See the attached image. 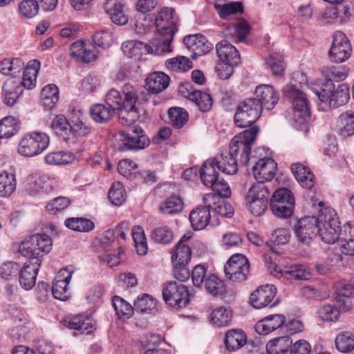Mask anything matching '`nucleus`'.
Returning a JSON list of instances; mask_svg holds the SVG:
<instances>
[{"label": "nucleus", "mask_w": 354, "mask_h": 354, "mask_svg": "<svg viewBox=\"0 0 354 354\" xmlns=\"http://www.w3.org/2000/svg\"><path fill=\"white\" fill-rule=\"evenodd\" d=\"M259 132L257 127L245 130L234 136L229 146V151H221L216 157L213 158L216 165L223 174L233 175L238 171V164L236 156L241 151L240 163L247 165L250 161L252 145Z\"/></svg>", "instance_id": "nucleus-1"}, {"label": "nucleus", "mask_w": 354, "mask_h": 354, "mask_svg": "<svg viewBox=\"0 0 354 354\" xmlns=\"http://www.w3.org/2000/svg\"><path fill=\"white\" fill-rule=\"evenodd\" d=\"M124 100L117 90H110L106 95L107 105L115 111H118L120 122L124 125H130L134 123L140 117V113L136 102L137 94L133 87L130 84H125L123 87Z\"/></svg>", "instance_id": "nucleus-2"}, {"label": "nucleus", "mask_w": 354, "mask_h": 354, "mask_svg": "<svg viewBox=\"0 0 354 354\" xmlns=\"http://www.w3.org/2000/svg\"><path fill=\"white\" fill-rule=\"evenodd\" d=\"M284 97L292 103L288 118L292 126L297 130H307L310 111L306 95L297 86L288 84L283 89Z\"/></svg>", "instance_id": "nucleus-3"}, {"label": "nucleus", "mask_w": 354, "mask_h": 354, "mask_svg": "<svg viewBox=\"0 0 354 354\" xmlns=\"http://www.w3.org/2000/svg\"><path fill=\"white\" fill-rule=\"evenodd\" d=\"M218 167L213 158L205 161L200 169V176L203 185L210 187L218 196L228 198L231 191L228 184L219 176Z\"/></svg>", "instance_id": "nucleus-4"}, {"label": "nucleus", "mask_w": 354, "mask_h": 354, "mask_svg": "<svg viewBox=\"0 0 354 354\" xmlns=\"http://www.w3.org/2000/svg\"><path fill=\"white\" fill-rule=\"evenodd\" d=\"M52 240L45 234H36L26 239L19 245V252L28 261H41L40 258L52 249Z\"/></svg>", "instance_id": "nucleus-5"}, {"label": "nucleus", "mask_w": 354, "mask_h": 354, "mask_svg": "<svg viewBox=\"0 0 354 354\" xmlns=\"http://www.w3.org/2000/svg\"><path fill=\"white\" fill-rule=\"evenodd\" d=\"M261 112V104L257 100L246 98L236 107L234 123L241 128L250 127L260 117Z\"/></svg>", "instance_id": "nucleus-6"}, {"label": "nucleus", "mask_w": 354, "mask_h": 354, "mask_svg": "<svg viewBox=\"0 0 354 354\" xmlns=\"http://www.w3.org/2000/svg\"><path fill=\"white\" fill-rule=\"evenodd\" d=\"M218 198V196L216 194L208 193L203 198V203L205 205L198 206L190 212L189 221L194 230H203L210 223V209L212 207V204H216V200Z\"/></svg>", "instance_id": "nucleus-7"}, {"label": "nucleus", "mask_w": 354, "mask_h": 354, "mask_svg": "<svg viewBox=\"0 0 354 354\" xmlns=\"http://www.w3.org/2000/svg\"><path fill=\"white\" fill-rule=\"evenodd\" d=\"M49 141V137L46 133L32 132L21 139L18 151L24 156L32 157L46 149Z\"/></svg>", "instance_id": "nucleus-8"}, {"label": "nucleus", "mask_w": 354, "mask_h": 354, "mask_svg": "<svg viewBox=\"0 0 354 354\" xmlns=\"http://www.w3.org/2000/svg\"><path fill=\"white\" fill-rule=\"evenodd\" d=\"M162 297L170 306L183 308L189 302V294L187 287L176 281L167 282L162 288Z\"/></svg>", "instance_id": "nucleus-9"}, {"label": "nucleus", "mask_w": 354, "mask_h": 354, "mask_svg": "<svg viewBox=\"0 0 354 354\" xmlns=\"http://www.w3.org/2000/svg\"><path fill=\"white\" fill-rule=\"evenodd\" d=\"M224 270L230 281L242 282L247 279L249 274V262L244 255L236 254L229 259Z\"/></svg>", "instance_id": "nucleus-10"}, {"label": "nucleus", "mask_w": 354, "mask_h": 354, "mask_svg": "<svg viewBox=\"0 0 354 354\" xmlns=\"http://www.w3.org/2000/svg\"><path fill=\"white\" fill-rule=\"evenodd\" d=\"M316 95L322 102H326L331 108H337L346 104L350 98L349 89L346 84H341L337 88L325 87L317 91Z\"/></svg>", "instance_id": "nucleus-11"}, {"label": "nucleus", "mask_w": 354, "mask_h": 354, "mask_svg": "<svg viewBox=\"0 0 354 354\" xmlns=\"http://www.w3.org/2000/svg\"><path fill=\"white\" fill-rule=\"evenodd\" d=\"M120 140L123 145L122 150H138L148 147L150 144L149 138L144 131L138 126L133 127L128 132L120 133Z\"/></svg>", "instance_id": "nucleus-12"}, {"label": "nucleus", "mask_w": 354, "mask_h": 354, "mask_svg": "<svg viewBox=\"0 0 354 354\" xmlns=\"http://www.w3.org/2000/svg\"><path fill=\"white\" fill-rule=\"evenodd\" d=\"M177 21L178 18L173 8H162L158 13L155 19L157 32H159V35H168L169 38H171V37H174V35L178 30L176 26Z\"/></svg>", "instance_id": "nucleus-13"}, {"label": "nucleus", "mask_w": 354, "mask_h": 354, "mask_svg": "<svg viewBox=\"0 0 354 354\" xmlns=\"http://www.w3.org/2000/svg\"><path fill=\"white\" fill-rule=\"evenodd\" d=\"M276 293L277 288L274 285L267 284L260 286L250 295V302L255 308L259 309L266 306L272 308L276 306L279 301L277 299L272 303Z\"/></svg>", "instance_id": "nucleus-14"}, {"label": "nucleus", "mask_w": 354, "mask_h": 354, "mask_svg": "<svg viewBox=\"0 0 354 354\" xmlns=\"http://www.w3.org/2000/svg\"><path fill=\"white\" fill-rule=\"evenodd\" d=\"M317 232V221L315 216H306L299 219L295 225V234L297 240L308 245Z\"/></svg>", "instance_id": "nucleus-15"}, {"label": "nucleus", "mask_w": 354, "mask_h": 354, "mask_svg": "<svg viewBox=\"0 0 354 354\" xmlns=\"http://www.w3.org/2000/svg\"><path fill=\"white\" fill-rule=\"evenodd\" d=\"M351 46L346 35L342 32L333 35V41L329 50V57L336 62H342L351 55Z\"/></svg>", "instance_id": "nucleus-16"}, {"label": "nucleus", "mask_w": 354, "mask_h": 354, "mask_svg": "<svg viewBox=\"0 0 354 354\" xmlns=\"http://www.w3.org/2000/svg\"><path fill=\"white\" fill-rule=\"evenodd\" d=\"M72 273L63 269L55 276L52 287V294L55 299L66 301L71 297L68 283L71 280Z\"/></svg>", "instance_id": "nucleus-17"}, {"label": "nucleus", "mask_w": 354, "mask_h": 354, "mask_svg": "<svg viewBox=\"0 0 354 354\" xmlns=\"http://www.w3.org/2000/svg\"><path fill=\"white\" fill-rule=\"evenodd\" d=\"M335 300L341 310L346 312L353 308L351 297H354V279L339 283Z\"/></svg>", "instance_id": "nucleus-18"}, {"label": "nucleus", "mask_w": 354, "mask_h": 354, "mask_svg": "<svg viewBox=\"0 0 354 354\" xmlns=\"http://www.w3.org/2000/svg\"><path fill=\"white\" fill-rule=\"evenodd\" d=\"M277 163L271 158L260 159L253 167V174L258 183L271 180L277 171Z\"/></svg>", "instance_id": "nucleus-19"}, {"label": "nucleus", "mask_w": 354, "mask_h": 354, "mask_svg": "<svg viewBox=\"0 0 354 354\" xmlns=\"http://www.w3.org/2000/svg\"><path fill=\"white\" fill-rule=\"evenodd\" d=\"M255 100L261 104V110L263 108L272 109L278 103L279 100V93L269 84L259 85L256 88Z\"/></svg>", "instance_id": "nucleus-20"}, {"label": "nucleus", "mask_w": 354, "mask_h": 354, "mask_svg": "<svg viewBox=\"0 0 354 354\" xmlns=\"http://www.w3.org/2000/svg\"><path fill=\"white\" fill-rule=\"evenodd\" d=\"M218 57L225 65L237 66L241 62L239 51L229 41L224 39L216 44Z\"/></svg>", "instance_id": "nucleus-21"}, {"label": "nucleus", "mask_w": 354, "mask_h": 354, "mask_svg": "<svg viewBox=\"0 0 354 354\" xmlns=\"http://www.w3.org/2000/svg\"><path fill=\"white\" fill-rule=\"evenodd\" d=\"M41 266V261L26 262L20 270L19 281L25 290L32 289L36 283L37 275Z\"/></svg>", "instance_id": "nucleus-22"}, {"label": "nucleus", "mask_w": 354, "mask_h": 354, "mask_svg": "<svg viewBox=\"0 0 354 354\" xmlns=\"http://www.w3.org/2000/svg\"><path fill=\"white\" fill-rule=\"evenodd\" d=\"M103 8L115 24L123 26L128 22L122 0H106Z\"/></svg>", "instance_id": "nucleus-23"}, {"label": "nucleus", "mask_w": 354, "mask_h": 354, "mask_svg": "<svg viewBox=\"0 0 354 354\" xmlns=\"http://www.w3.org/2000/svg\"><path fill=\"white\" fill-rule=\"evenodd\" d=\"M173 38H169L168 35H159V32H156L155 37L149 44H146L145 52L156 55L170 53L172 50L171 43Z\"/></svg>", "instance_id": "nucleus-24"}, {"label": "nucleus", "mask_w": 354, "mask_h": 354, "mask_svg": "<svg viewBox=\"0 0 354 354\" xmlns=\"http://www.w3.org/2000/svg\"><path fill=\"white\" fill-rule=\"evenodd\" d=\"M249 31V25L245 21H241L227 26L223 30V35L229 42H241L245 38Z\"/></svg>", "instance_id": "nucleus-25"}, {"label": "nucleus", "mask_w": 354, "mask_h": 354, "mask_svg": "<svg viewBox=\"0 0 354 354\" xmlns=\"http://www.w3.org/2000/svg\"><path fill=\"white\" fill-rule=\"evenodd\" d=\"M40 68V62L34 59L30 61L26 66L22 80L18 79L15 84L24 87L27 89H32L36 84V78Z\"/></svg>", "instance_id": "nucleus-26"}, {"label": "nucleus", "mask_w": 354, "mask_h": 354, "mask_svg": "<svg viewBox=\"0 0 354 354\" xmlns=\"http://www.w3.org/2000/svg\"><path fill=\"white\" fill-rule=\"evenodd\" d=\"M169 77L162 72L151 73L146 79L147 90L153 93H158L165 90L169 86Z\"/></svg>", "instance_id": "nucleus-27"}, {"label": "nucleus", "mask_w": 354, "mask_h": 354, "mask_svg": "<svg viewBox=\"0 0 354 354\" xmlns=\"http://www.w3.org/2000/svg\"><path fill=\"white\" fill-rule=\"evenodd\" d=\"M187 97L194 102L203 112L209 111L212 106V99L209 94L198 90H192L191 86L187 84Z\"/></svg>", "instance_id": "nucleus-28"}, {"label": "nucleus", "mask_w": 354, "mask_h": 354, "mask_svg": "<svg viewBox=\"0 0 354 354\" xmlns=\"http://www.w3.org/2000/svg\"><path fill=\"white\" fill-rule=\"evenodd\" d=\"M292 172L298 183L304 188L310 189L314 185V175L301 163H294L291 166Z\"/></svg>", "instance_id": "nucleus-29"}, {"label": "nucleus", "mask_w": 354, "mask_h": 354, "mask_svg": "<svg viewBox=\"0 0 354 354\" xmlns=\"http://www.w3.org/2000/svg\"><path fill=\"white\" fill-rule=\"evenodd\" d=\"M321 71L327 80L325 87L330 88L335 85L333 81H342L347 76V70L341 66H324Z\"/></svg>", "instance_id": "nucleus-30"}, {"label": "nucleus", "mask_w": 354, "mask_h": 354, "mask_svg": "<svg viewBox=\"0 0 354 354\" xmlns=\"http://www.w3.org/2000/svg\"><path fill=\"white\" fill-rule=\"evenodd\" d=\"M16 83V80L8 79L3 86L4 102L8 106L14 105L23 93V88Z\"/></svg>", "instance_id": "nucleus-31"}, {"label": "nucleus", "mask_w": 354, "mask_h": 354, "mask_svg": "<svg viewBox=\"0 0 354 354\" xmlns=\"http://www.w3.org/2000/svg\"><path fill=\"white\" fill-rule=\"evenodd\" d=\"M246 341V335L240 329H231L225 333V344L228 351L239 349Z\"/></svg>", "instance_id": "nucleus-32"}, {"label": "nucleus", "mask_w": 354, "mask_h": 354, "mask_svg": "<svg viewBox=\"0 0 354 354\" xmlns=\"http://www.w3.org/2000/svg\"><path fill=\"white\" fill-rule=\"evenodd\" d=\"M337 127L340 135L344 137L354 134V113L347 111L342 113L337 121Z\"/></svg>", "instance_id": "nucleus-33"}, {"label": "nucleus", "mask_w": 354, "mask_h": 354, "mask_svg": "<svg viewBox=\"0 0 354 354\" xmlns=\"http://www.w3.org/2000/svg\"><path fill=\"white\" fill-rule=\"evenodd\" d=\"M292 345L288 336L279 337L270 340L266 345L267 354H287Z\"/></svg>", "instance_id": "nucleus-34"}, {"label": "nucleus", "mask_w": 354, "mask_h": 354, "mask_svg": "<svg viewBox=\"0 0 354 354\" xmlns=\"http://www.w3.org/2000/svg\"><path fill=\"white\" fill-rule=\"evenodd\" d=\"M232 317L230 309L219 307L214 309L209 315V322L215 327H225L229 325Z\"/></svg>", "instance_id": "nucleus-35"}, {"label": "nucleus", "mask_w": 354, "mask_h": 354, "mask_svg": "<svg viewBox=\"0 0 354 354\" xmlns=\"http://www.w3.org/2000/svg\"><path fill=\"white\" fill-rule=\"evenodd\" d=\"M66 325L71 329L78 330L81 333L88 334L94 329L93 321L91 318L82 315L75 316L69 321H64Z\"/></svg>", "instance_id": "nucleus-36"}, {"label": "nucleus", "mask_w": 354, "mask_h": 354, "mask_svg": "<svg viewBox=\"0 0 354 354\" xmlns=\"http://www.w3.org/2000/svg\"><path fill=\"white\" fill-rule=\"evenodd\" d=\"M340 229L339 225L334 226L333 225H319L317 227V232L322 241L328 244H333L335 241L340 240Z\"/></svg>", "instance_id": "nucleus-37"}, {"label": "nucleus", "mask_w": 354, "mask_h": 354, "mask_svg": "<svg viewBox=\"0 0 354 354\" xmlns=\"http://www.w3.org/2000/svg\"><path fill=\"white\" fill-rule=\"evenodd\" d=\"M19 120L12 117L8 116L0 121V138H8L16 134L19 129Z\"/></svg>", "instance_id": "nucleus-38"}, {"label": "nucleus", "mask_w": 354, "mask_h": 354, "mask_svg": "<svg viewBox=\"0 0 354 354\" xmlns=\"http://www.w3.org/2000/svg\"><path fill=\"white\" fill-rule=\"evenodd\" d=\"M281 277L288 280H304L308 279L310 277L309 272L301 265H295L291 267H284L283 270L279 271Z\"/></svg>", "instance_id": "nucleus-39"}, {"label": "nucleus", "mask_w": 354, "mask_h": 354, "mask_svg": "<svg viewBox=\"0 0 354 354\" xmlns=\"http://www.w3.org/2000/svg\"><path fill=\"white\" fill-rule=\"evenodd\" d=\"M270 201V192L264 183L253 185L248 191L245 201Z\"/></svg>", "instance_id": "nucleus-40"}, {"label": "nucleus", "mask_w": 354, "mask_h": 354, "mask_svg": "<svg viewBox=\"0 0 354 354\" xmlns=\"http://www.w3.org/2000/svg\"><path fill=\"white\" fill-rule=\"evenodd\" d=\"M41 95L43 105L50 109L58 102V87L53 84H48L43 88Z\"/></svg>", "instance_id": "nucleus-41"}, {"label": "nucleus", "mask_w": 354, "mask_h": 354, "mask_svg": "<svg viewBox=\"0 0 354 354\" xmlns=\"http://www.w3.org/2000/svg\"><path fill=\"white\" fill-rule=\"evenodd\" d=\"M115 112L109 106L102 104H97L91 109V114L94 120L103 123L111 119Z\"/></svg>", "instance_id": "nucleus-42"}, {"label": "nucleus", "mask_w": 354, "mask_h": 354, "mask_svg": "<svg viewBox=\"0 0 354 354\" xmlns=\"http://www.w3.org/2000/svg\"><path fill=\"white\" fill-rule=\"evenodd\" d=\"M146 44L140 41L129 40L122 43V50L127 57L133 59H139L143 50L145 51Z\"/></svg>", "instance_id": "nucleus-43"}, {"label": "nucleus", "mask_w": 354, "mask_h": 354, "mask_svg": "<svg viewBox=\"0 0 354 354\" xmlns=\"http://www.w3.org/2000/svg\"><path fill=\"white\" fill-rule=\"evenodd\" d=\"M16 189V179L14 174L7 172L0 174V196L8 197L10 196Z\"/></svg>", "instance_id": "nucleus-44"}, {"label": "nucleus", "mask_w": 354, "mask_h": 354, "mask_svg": "<svg viewBox=\"0 0 354 354\" xmlns=\"http://www.w3.org/2000/svg\"><path fill=\"white\" fill-rule=\"evenodd\" d=\"M74 160V156L69 152L54 151L45 156V162L50 165H67Z\"/></svg>", "instance_id": "nucleus-45"}, {"label": "nucleus", "mask_w": 354, "mask_h": 354, "mask_svg": "<svg viewBox=\"0 0 354 354\" xmlns=\"http://www.w3.org/2000/svg\"><path fill=\"white\" fill-rule=\"evenodd\" d=\"M216 10L219 15L225 19H230L232 16L241 13L243 7L240 2H230L216 6Z\"/></svg>", "instance_id": "nucleus-46"}, {"label": "nucleus", "mask_w": 354, "mask_h": 354, "mask_svg": "<svg viewBox=\"0 0 354 354\" xmlns=\"http://www.w3.org/2000/svg\"><path fill=\"white\" fill-rule=\"evenodd\" d=\"M66 226L74 231L87 232L94 228V223L84 218H70L65 221Z\"/></svg>", "instance_id": "nucleus-47"}, {"label": "nucleus", "mask_w": 354, "mask_h": 354, "mask_svg": "<svg viewBox=\"0 0 354 354\" xmlns=\"http://www.w3.org/2000/svg\"><path fill=\"white\" fill-rule=\"evenodd\" d=\"M335 346L342 353H348L354 348V335L346 331L340 333L335 339Z\"/></svg>", "instance_id": "nucleus-48"}, {"label": "nucleus", "mask_w": 354, "mask_h": 354, "mask_svg": "<svg viewBox=\"0 0 354 354\" xmlns=\"http://www.w3.org/2000/svg\"><path fill=\"white\" fill-rule=\"evenodd\" d=\"M167 68L174 72H185L192 67L189 58L185 56H178L166 61Z\"/></svg>", "instance_id": "nucleus-49"}, {"label": "nucleus", "mask_w": 354, "mask_h": 354, "mask_svg": "<svg viewBox=\"0 0 354 354\" xmlns=\"http://www.w3.org/2000/svg\"><path fill=\"white\" fill-rule=\"evenodd\" d=\"M183 208V203L182 199L177 196H172L168 198L160 206V211L166 214H173L181 212Z\"/></svg>", "instance_id": "nucleus-50"}, {"label": "nucleus", "mask_w": 354, "mask_h": 354, "mask_svg": "<svg viewBox=\"0 0 354 354\" xmlns=\"http://www.w3.org/2000/svg\"><path fill=\"white\" fill-rule=\"evenodd\" d=\"M169 119L174 127L180 129L188 121V113L183 108L173 107L168 111Z\"/></svg>", "instance_id": "nucleus-51"}, {"label": "nucleus", "mask_w": 354, "mask_h": 354, "mask_svg": "<svg viewBox=\"0 0 354 354\" xmlns=\"http://www.w3.org/2000/svg\"><path fill=\"white\" fill-rule=\"evenodd\" d=\"M316 220L317 221V227L319 225H328L330 224L334 226L339 225V218L335 209L330 207L321 209L318 217H316Z\"/></svg>", "instance_id": "nucleus-52"}, {"label": "nucleus", "mask_w": 354, "mask_h": 354, "mask_svg": "<svg viewBox=\"0 0 354 354\" xmlns=\"http://www.w3.org/2000/svg\"><path fill=\"white\" fill-rule=\"evenodd\" d=\"M207 290L212 295H221L225 292V283L214 274L207 277L205 282Z\"/></svg>", "instance_id": "nucleus-53"}, {"label": "nucleus", "mask_w": 354, "mask_h": 354, "mask_svg": "<svg viewBox=\"0 0 354 354\" xmlns=\"http://www.w3.org/2000/svg\"><path fill=\"white\" fill-rule=\"evenodd\" d=\"M192 251L189 244L177 243L172 259L174 263H187L191 259Z\"/></svg>", "instance_id": "nucleus-54"}, {"label": "nucleus", "mask_w": 354, "mask_h": 354, "mask_svg": "<svg viewBox=\"0 0 354 354\" xmlns=\"http://www.w3.org/2000/svg\"><path fill=\"white\" fill-rule=\"evenodd\" d=\"M295 203H270L272 213L279 218H288L293 212Z\"/></svg>", "instance_id": "nucleus-55"}, {"label": "nucleus", "mask_w": 354, "mask_h": 354, "mask_svg": "<svg viewBox=\"0 0 354 354\" xmlns=\"http://www.w3.org/2000/svg\"><path fill=\"white\" fill-rule=\"evenodd\" d=\"M23 66L24 64L19 59H4L0 62V73L3 75L17 73Z\"/></svg>", "instance_id": "nucleus-56"}, {"label": "nucleus", "mask_w": 354, "mask_h": 354, "mask_svg": "<svg viewBox=\"0 0 354 354\" xmlns=\"http://www.w3.org/2000/svg\"><path fill=\"white\" fill-rule=\"evenodd\" d=\"M109 198L116 206L120 205L124 202L126 198L125 192L120 182L112 184L109 192Z\"/></svg>", "instance_id": "nucleus-57"}, {"label": "nucleus", "mask_w": 354, "mask_h": 354, "mask_svg": "<svg viewBox=\"0 0 354 354\" xmlns=\"http://www.w3.org/2000/svg\"><path fill=\"white\" fill-rule=\"evenodd\" d=\"M151 238L156 243L167 244L172 241L173 233L167 227H158L151 231Z\"/></svg>", "instance_id": "nucleus-58"}, {"label": "nucleus", "mask_w": 354, "mask_h": 354, "mask_svg": "<svg viewBox=\"0 0 354 354\" xmlns=\"http://www.w3.org/2000/svg\"><path fill=\"white\" fill-rule=\"evenodd\" d=\"M317 313L319 319L324 322L337 321L339 317V310L330 304L322 306Z\"/></svg>", "instance_id": "nucleus-59"}, {"label": "nucleus", "mask_w": 354, "mask_h": 354, "mask_svg": "<svg viewBox=\"0 0 354 354\" xmlns=\"http://www.w3.org/2000/svg\"><path fill=\"white\" fill-rule=\"evenodd\" d=\"M266 64L270 67L274 75H281L283 73L284 66L283 57L281 55L274 53L266 59Z\"/></svg>", "instance_id": "nucleus-60"}, {"label": "nucleus", "mask_w": 354, "mask_h": 354, "mask_svg": "<svg viewBox=\"0 0 354 354\" xmlns=\"http://www.w3.org/2000/svg\"><path fill=\"white\" fill-rule=\"evenodd\" d=\"M39 3L36 0H23L19 5L21 14L26 18L35 16L39 10Z\"/></svg>", "instance_id": "nucleus-61"}, {"label": "nucleus", "mask_w": 354, "mask_h": 354, "mask_svg": "<svg viewBox=\"0 0 354 354\" xmlns=\"http://www.w3.org/2000/svg\"><path fill=\"white\" fill-rule=\"evenodd\" d=\"M113 306L115 310L118 315L122 318L125 316H130L133 312V308L128 302L122 298L115 296L113 298Z\"/></svg>", "instance_id": "nucleus-62"}, {"label": "nucleus", "mask_w": 354, "mask_h": 354, "mask_svg": "<svg viewBox=\"0 0 354 354\" xmlns=\"http://www.w3.org/2000/svg\"><path fill=\"white\" fill-rule=\"evenodd\" d=\"M20 270V266L15 262L7 261L0 266V277L4 280H10L15 277Z\"/></svg>", "instance_id": "nucleus-63"}, {"label": "nucleus", "mask_w": 354, "mask_h": 354, "mask_svg": "<svg viewBox=\"0 0 354 354\" xmlns=\"http://www.w3.org/2000/svg\"><path fill=\"white\" fill-rule=\"evenodd\" d=\"M156 307L155 301L147 295L138 297L134 301V308L142 313H149Z\"/></svg>", "instance_id": "nucleus-64"}]
</instances>
